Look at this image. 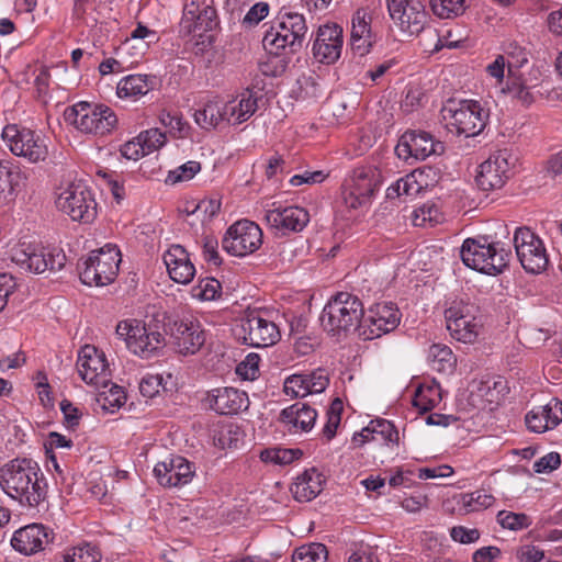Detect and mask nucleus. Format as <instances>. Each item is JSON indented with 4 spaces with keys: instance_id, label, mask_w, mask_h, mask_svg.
<instances>
[{
    "instance_id": "nucleus-27",
    "label": "nucleus",
    "mask_w": 562,
    "mask_h": 562,
    "mask_svg": "<svg viewBox=\"0 0 562 562\" xmlns=\"http://www.w3.org/2000/svg\"><path fill=\"white\" fill-rule=\"evenodd\" d=\"M265 220L271 228L286 234L303 231L310 222V215L303 207L286 206L268 210Z\"/></svg>"
},
{
    "instance_id": "nucleus-14",
    "label": "nucleus",
    "mask_w": 562,
    "mask_h": 562,
    "mask_svg": "<svg viewBox=\"0 0 562 562\" xmlns=\"http://www.w3.org/2000/svg\"><path fill=\"white\" fill-rule=\"evenodd\" d=\"M57 209L72 221L90 223L97 215V203L87 186L72 183L56 199Z\"/></svg>"
},
{
    "instance_id": "nucleus-6",
    "label": "nucleus",
    "mask_w": 562,
    "mask_h": 562,
    "mask_svg": "<svg viewBox=\"0 0 562 562\" xmlns=\"http://www.w3.org/2000/svg\"><path fill=\"white\" fill-rule=\"evenodd\" d=\"M65 121L77 130L94 135H105L116 126L117 117L114 111L104 104L78 102L65 110Z\"/></svg>"
},
{
    "instance_id": "nucleus-19",
    "label": "nucleus",
    "mask_w": 562,
    "mask_h": 562,
    "mask_svg": "<svg viewBox=\"0 0 562 562\" xmlns=\"http://www.w3.org/2000/svg\"><path fill=\"white\" fill-rule=\"evenodd\" d=\"M262 244V231L255 222L241 220L233 224L222 239V247L233 256L243 257Z\"/></svg>"
},
{
    "instance_id": "nucleus-25",
    "label": "nucleus",
    "mask_w": 562,
    "mask_h": 562,
    "mask_svg": "<svg viewBox=\"0 0 562 562\" xmlns=\"http://www.w3.org/2000/svg\"><path fill=\"white\" fill-rule=\"evenodd\" d=\"M342 27L337 24H325L318 27L313 43V55L323 64L335 63L341 54Z\"/></svg>"
},
{
    "instance_id": "nucleus-28",
    "label": "nucleus",
    "mask_w": 562,
    "mask_h": 562,
    "mask_svg": "<svg viewBox=\"0 0 562 562\" xmlns=\"http://www.w3.org/2000/svg\"><path fill=\"white\" fill-rule=\"evenodd\" d=\"M53 540V533L41 524H31L13 533L12 547L25 555L34 554L44 549Z\"/></svg>"
},
{
    "instance_id": "nucleus-36",
    "label": "nucleus",
    "mask_w": 562,
    "mask_h": 562,
    "mask_svg": "<svg viewBox=\"0 0 562 562\" xmlns=\"http://www.w3.org/2000/svg\"><path fill=\"white\" fill-rule=\"evenodd\" d=\"M502 92L508 93L512 98L519 100L526 105L531 104L535 100L530 88L527 87L521 77L517 75L509 61L507 65V81L506 86L502 87Z\"/></svg>"
},
{
    "instance_id": "nucleus-3",
    "label": "nucleus",
    "mask_w": 562,
    "mask_h": 562,
    "mask_svg": "<svg viewBox=\"0 0 562 562\" xmlns=\"http://www.w3.org/2000/svg\"><path fill=\"white\" fill-rule=\"evenodd\" d=\"M510 254V250L487 235L467 238L460 249L467 267L488 276L502 273L508 266Z\"/></svg>"
},
{
    "instance_id": "nucleus-45",
    "label": "nucleus",
    "mask_w": 562,
    "mask_h": 562,
    "mask_svg": "<svg viewBox=\"0 0 562 562\" xmlns=\"http://www.w3.org/2000/svg\"><path fill=\"white\" fill-rule=\"evenodd\" d=\"M497 521L503 528L515 531L526 529L532 524V520L528 515L506 510L498 512Z\"/></svg>"
},
{
    "instance_id": "nucleus-56",
    "label": "nucleus",
    "mask_w": 562,
    "mask_h": 562,
    "mask_svg": "<svg viewBox=\"0 0 562 562\" xmlns=\"http://www.w3.org/2000/svg\"><path fill=\"white\" fill-rule=\"evenodd\" d=\"M372 35L370 23L367 20V14L362 10H358L352 18V26L350 37L353 36H367Z\"/></svg>"
},
{
    "instance_id": "nucleus-35",
    "label": "nucleus",
    "mask_w": 562,
    "mask_h": 562,
    "mask_svg": "<svg viewBox=\"0 0 562 562\" xmlns=\"http://www.w3.org/2000/svg\"><path fill=\"white\" fill-rule=\"evenodd\" d=\"M154 89V78L147 75H130L120 80L116 88L119 98L137 99Z\"/></svg>"
},
{
    "instance_id": "nucleus-20",
    "label": "nucleus",
    "mask_w": 562,
    "mask_h": 562,
    "mask_svg": "<svg viewBox=\"0 0 562 562\" xmlns=\"http://www.w3.org/2000/svg\"><path fill=\"white\" fill-rule=\"evenodd\" d=\"M398 158L408 161L409 159L425 160L430 155L445 153V145L436 140L434 136L425 131H406L398 139L395 147Z\"/></svg>"
},
{
    "instance_id": "nucleus-29",
    "label": "nucleus",
    "mask_w": 562,
    "mask_h": 562,
    "mask_svg": "<svg viewBox=\"0 0 562 562\" xmlns=\"http://www.w3.org/2000/svg\"><path fill=\"white\" fill-rule=\"evenodd\" d=\"M164 262L171 280L177 283L188 284L195 276L194 265L191 262L189 254L180 245H172L164 254Z\"/></svg>"
},
{
    "instance_id": "nucleus-46",
    "label": "nucleus",
    "mask_w": 562,
    "mask_h": 562,
    "mask_svg": "<svg viewBox=\"0 0 562 562\" xmlns=\"http://www.w3.org/2000/svg\"><path fill=\"white\" fill-rule=\"evenodd\" d=\"M344 409L342 401L338 397H336L328 411H327V422L323 428V435L327 438V440H330L335 437L337 428L340 424L341 419V413Z\"/></svg>"
},
{
    "instance_id": "nucleus-59",
    "label": "nucleus",
    "mask_w": 562,
    "mask_h": 562,
    "mask_svg": "<svg viewBox=\"0 0 562 562\" xmlns=\"http://www.w3.org/2000/svg\"><path fill=\"white\" fill-rule=\"evenodd\" d=\"M348 562H379V559L369 544L360 543L355 544Z\"/></svg>"
},
{
    "instance_id": "nucleus-49",
    "label": "nucleus",
    "mask_w": 562,
    "mask_h": 562,
    "mask_svg": "<svg viewBox=\"0 0 562 562\" xmlns=\"http://www.w3.org/2000/svg\"><path fill=\"white\" fill-rule=\"evenodd\" d=\"M142 147H144V154L149 155L155 150H158L166 143V135L158 128H150L142 132L137 136Z\"/></svg>"
},
{
    "instance_id": "nucleus-60",
    "label": "nucleus",
    "mask_w": 562,
    "mask_h": 562,
    "mask_svg": "<svg viewBox=\"0 0 562 562\" xmlns=\"http://www.w3.org/2000/svg\"><path fill=\"white\" fill-rule=\"evenodd\" d=\"M161 379L158 375L144 376L139 383V392L144 397L151 398L159 393Z\"/></svg>"
},
{
    "instance_id": "nucleus-39",
    "label": "nucleus",
    "mask_w": 562,
    "mask_h": 562,
    "mask_svg": "<svg viewBox=\"0 0 562 562\" xmlns=\"http://www.w3.org/2000/svg\"><path fill=\"white\" fill-rule=\"evenodd\" d=\"M441 401V389L437 383L422 384L417 387L413 405L420 411L426 413L431 411Z\"/></svg>"
},
{
    "instance_id": "nucleus-11",
    "label": "nucleus",
    "mask_w": 562,
    "mask_h": 562,
    "mask_svg": "<svg viewBox=\"0 0 562 562\" xmlns=\"http://www.w3.org/2000/svg\"><path fill=\"white\" fill-rule=\"evenodd\" d=\"M235 334L243 344L254 348H265L280 340V330L274 322L263 316L260 311H247L240 318Z\"/></svg>"
},
{
    "instance_id": "nucleus-8",
    "label": "nucleus",
    "mask_w": 562,
    "mask_h": 562,
    "mask_svg": "<svg viewBox=\"0 0 562 562\" xmlns=\"http://www.w3.org/2000/svg\"><path fill=\"white\" fill-rule=\"evenodd\" d=\"M121 262L120 249L108 244L97 250H92L83 262L80 271V280L87 285L102 286L111 283L119 271Z\"/></svg>"
},
{
    "instance_id": "nucleus-24",
    "label": "nucleus",
    "mask_w": 562,
    "mask_h": 562,
    "mask_svg": "<svg viewBox=\"0 0 562 562\" xmlns=\"http://www.w3.org/2000/svg\"><path fill=\"white\" fill-rule=\"evenodd\" d=\"M158 483L164 487H180L191 482L194 467L186 458L176 456L158 462L154 468Z\"/></svg>"
},
{
    "instance_id": "nucleus-47",
    "label": "nucleus",
    "mask_w": 562,
    "mask_h": 562,
    "mask_svg": "<svg viewBox=\"0 0 562 562\" xmlns=\"http://www.w3.org/2000/svg\"><path fill=\"white\" fill-rule=\"evenodd\" d=\"M441 213L435 204H424L413 213V223L415 226H434L441 221Z\"/></svg>"
},
{
    "instance_id": "nucleus-32",
    "label": "nucleus",
    "mask_w": 562,
    "mask_h": 562,
    "mask_svg": "<svg viewBox=\"0 0 562 562\" xmlns=\"http://www.w3.org/2000/svg\"><path fill=\"white\" fill-rule=\"evenodd\" d=\"M396 18L395 23L408 35L419 34L427 22V13L419 1H411Z\"/></svg>"
},
{
    "instance_id": "nucleus-40",
    "label": "nucleus",
    "mask_w": 562,
    "mask_h": 562,
    "mask_svg": "<svg viewBox=\"0 0 562 562\" xmlns=\"http://www.w3.org/2000/svg\"><path fill=\"white\" fill-rule=\"evenodd\" d=\"M424 172L413 171L396 181L394 186L389 188V191L396 193V195L416 196L424 188Z\"/></svg>"
},
{
    "instance_id": "nucleus-64",
    "label": "nucleus",
    "mask_w": 562,
    "mask_h": 562,
    "mask_svg": "<svg viewBox=\"0 0 562 562\" xmlns=\"http://www.w3.org/2000/svg\"><path fill=\"white\" fill-rule=\"evenodd\" d=\"M518 557L521 562H544L546 557L543 551L533 546H525L518 551Z\"/></svg>"
},
{
    "instance_id": "nucleus-31",
    "label": "nucleus",
    "mask_w": 562,
    "mask_h": 562,
    "mask_svg": "<svg viewBox=\"0 0 562 562\" xmlns=\"http://www.w3.org/2000/svg\"><path fill=\"white\" fill-rule=\"evenodd\" d=\"M258 99L251 91L246 90L237 98L224 103V114L226 121L231 124H241L254 115L257 111Z\"/></svg>"
},
{
    "instance_id": "nucleus-12",
    "label": "nucleus",
    "mask_w": 562,
    "mask_h": 562,
    "mask_svg": "<svg viewBox=\"0 0 562 562\" xmlns=\"http://www.w3.org/2000/svg\"><path fill=\"white\" fill-rule=\"evenodd\" d=\"M2 138L13 155L30 162L43 161L48 155L45 138L27 127L9 124L2 131Z\"/></svg>"
},
{
    "instance_id": "nucleus-26",
    "label": "nucleus",
    "mask_w": 562,
    "mask_h": 562,
    "mask_svg": "<svg viewBox=\"0 0 562 562\" xmlns=\"http://www.w3.org/2000/svg\"><path fill=\"white\" fill-rule=\"evenodd\" d=\"M329 384L325 369L318 368L311 373L292 374L284 382V393L293 397L322 393Z\"/></svg>"
},
{
    "instance_id": "nucleus-23",
    "label": "nucleus",
    "mask_w": 562,
    "mask_h": 562,
    "mask_svg": "<svg viewBox=\"0 0 562 562\" xmlns=\"http://www.w3.org/2000/svg\"><path fill=\"white\" fill-rule=\"evenodd\" d=\"M202 402L206 407L221 415L238 414L249 405L246 392L229 386L207 391Z\"/></svg>"
},
{
    "instance_id": "nucleus-54",
    "label": "nucleus",
    "mask_w": 562,
    "mask_h": 562,
    "mask_svg": "<svg viewBox=\"0 0 562 562\" xmlns=\"http://www.w3.org/2000/svg\"><path fill=\"white\" fill-rule=\"evenodd\" d=\"M561 464V457L558 452H550L533 463L536 473H550Z\"/></svg>"
},
{
    "instance_id": "nucleus-63",
    "label": "nucleus",
    "mask_w": 562,
    "mask_h": 562,
    "mask_svg": "<svg viewBox=\"0 0 562 562\" xmlns=\"http://www.w3.org/2000/svg\"><path fill=\"white\" fill-rule=\"evenodd\" d=\"M221 209V201L217 199H205L200 201L189 213L202 212L210 220L213 218Z\"/></svg>"
},
{
    "instance_id": "nucleus-13",
    "label": "nucleus",
    "mask_w": 562,
    "mask_h": 562,
    "mask_svg": "<svg viewBox=\"0 0 562 562\" xmlns=\"http://www.w3.org/2000/svg\"><path fill=\"white\" fill-rule=\"evenodd\" d=\"M218 25L216 10L205 3L192 0L183 9L180 21V33L184 36L194 35L202 44L213 42V32Z\"/></svg>"
},
{
    "instance_id": "nucleus-1",
    "label": "nucleus",
    "mask_w": 562,
    "mask_h": 562,
    "mask_svg": "<svg viewBox=\"0 0 562 562\" xmlns=\"http://www.w3.org/2000/svg\"><path fill=\"white\" fill-rule=\"evenodd\" d=\"M0 486L22 505L36 507L47 496V483L38 464L31 459H14L0 468Z\"/></svg>"
},
{
    "instance_id": "nucleus-48",
    "label": "nucleus",
    "mask_w": 562,
    "mask_h": 562,
    "mask_svg": "<svg viewBox=\"0 0 562 562\" xmlns=\"http://www.w3.org/2000/svg\"><path fill=\"white\" fill-rule=\"evenodd\" d=\"M201 170V164L195 160L187 161L175 170H170L166 178V183L176 184L178 182L191 180Z\"/></svg>"
},
{
    "instance_id": "nucleus-61",
    "label": "nucleus",
    "mask_w": 562,
    "mask_h": 562,
    "mask_svg": "<svg viewBox=\"0 0 562 562\" xmlns=\"http://www.w3.org/2000/svg\"><path fill=\"white\" fill-rule=\"evenodd\" d=\"M148 35H155V32L149 30L147 26L143 25L142 23H138L137 27L131 33V36L128 38H126V41L122 44V46L116 50V55L124 57V54L127 53V50L131 47L132 40H144Z\"/></svg>"
},
{
    "instance_id": "nucleus-57",
    "label": "nucleus",
    "mask_w": 562,
    "mask_h": 562,
    "mask_svg": "<svg viewBox=\"0 0 562 562\" xmlns=\"http://www.w3.org/2000/svg\"><path fill=\"white\" fill-rule=\"evenodd\" d=\"M218 243L217 239L213 236H205L203 238V258L209 263L214 266H220L222 263V259L217 251Z\"/></svg>"
},
{
    "instance_id": "nucleus-18",
    "label": "nucleus",
    "mask_w": 562,
    "mask_h": 562,
    "mask_svg": "<svg viewBox=\"0 0 562 562\" xmlns=\"http://www.w3.org/2000/svg\"><path fill=\"white\" fill-rule=\"evenodd\" d=\"M167 333L176 351L183 356L196 353L205 344V331L192 316L170 319Z\"/></svg>"
},
{
    "instance_id": "nucleus-38",
    "label": "nucleus",
    "mask_w": 562,
    "mask_h": 562,
    "mask_svg": "<svg viewBox=\"0 0 562 562\" xmlns=\"http://www.w3.org/2000/svg\"><path fill=\"white\" fill-rule=\"evenodd\" d=\"M456 357L452 350L441 344H434L428 350V362L432 370L442 373H450L456 366Z\"/></svg>"
},
{
    "instance_id": "nucleus-17",
    "label": "nucleus",
    "mask_w": 562,
    "mask_h": 562,
    "mask_svg": "<svg viewBox=\"0 0 562 562\" xmlns=\"http://www.w3.org/2000/svg\"><path fill=\"white\" fill-rule=\"evenodd\" d=\"M474 305L453 302L445 311L447 329L452 338L464 344H473L482 327L481 321L475 315Z\"/></svg>"
},
{
    "instance_id": "nucleus-22",
    "label": "nucleus",
    "mask_w": 562,
    "mask_h": 562,
    "mask_svg": "<svg viewBox=\"0 0 562 562\" xmlns=\"http://www.w3.org/2000/svg\"><path fill=\"white\" fill-rule=\"evenodd\" d=\"M77 370L81 379L97 387L106 386L110 378L108 362L103 352L86 345L78 353Z\"/></svg>"
},
{
    "instance_id": "nucleus-7",
    "label": "nucleus",
    "mask_w": 562,
    "mask_h": 562,
    "mask_svg": "<svg viewBox=\"0 0 562 562\" xmlns=\"http://www.w3.org/2000/svg\"><path fill=\"white\" fill-rule=\"evenodd\" d=\"M11 259L21 269L37 274L46 270L58 271L66 265L63 250L25 241L12 248Z\"/></svg>"
},
{
    "instance_id": "nucleus-10",
    "label": "nucleus",
    "mask_w": 562,
    "mask_h": 562,
    "mask_svg": "<svg viewBox=\"0 0 562 562\" xmlns=\"http://www.w3.org/2000/svg\"><path fill=\"white\" fill-rule=\"evenodd\" d=\"M382 183L381 171L373 166H361L352 170L346 180L342 200L347 207L357 210L370 203Z\"/></svg>"
},
{
    "instance_id": "nucleus-51",
    "label": "nucleus",
    "mask_w": 562,
    "mask_h": 562,
    "mask_svg": "<svg viewBox=\"0 0 562 562\" xmlns=\"http://www.w3.org/2000/svg\"><path fill=\"white\" fill-rule=\"evenodd\" d=\"M220 291L221 283L217 280L213 278L203 279L193 288V296L204 301H211L220 294Z\"/></svg>"
},
{
    "instance_id": "nucleus-34",
    "label": "nucleus",
    "mask_w": 562,
    "mask_h": 562,
    "mask_svg": "<svg viewBox=\"0 0 562 562\" xmlns=\"http://www.w3.org/2000/svg\"><path fill=\"white\" fill-rule=\"evenodd\" d=\"M24 179L20 168L11 160H0V203L13 200L16 189Z\"/></svg>"
},
{
    "instance_id": "nucleus-37",
    "label": "nucleus",
    "mask_w": 562,
    "mask_h": 562,
    "mask_svg": "<svg viewBox=\"0 0 562 562\" xmlns=\"http://www.w3.org/2000/svg\"><path fill=\"white\" fill-rule=\"evenodd\" d=\"M224 103L220 101H207L202 109L194 112L195 123L204 128H215L222 121H226Z\"/></svg>"
},
{
    "instance_id": "nucleus-16",
    "label": "nucleus",
    "mask_w": 562,
    "mask_h": 562,
    "mask_svg": "<svg viewBox=\"0 0 562 562\" xmlns=\"http://www.w3.org/2000/svg\"><path fill=\"white\" fill-rule=\"evenodd\" d=\"M514 246L521 267L528 273H541L549 263L543 241L528 227H518L514 234Z\"/></svg>"
},
{
    "instance_id": "nucleus-52",
    "label": "nucleus",
    "mask_w": 562,
    "mask_h": 562,
    "mask_svg": "<svg viewBox=\"0 0 562 562\" xmlns=\"http://www.w3.org/2000/svg\"><path fill=\"white\" fill-rule=\"evenodd\" d=\"M541 414H543L550 429L555 428L562 422V401L552 398L547 405L541 406Z\"/></svg>"
},
{
    "instance_id": "nucleus-5",
    "label": "nucleus",
    "mask_w": 562,
    "mask_h": 562,
    "mask_svg": "<svg viewBox=\"0 0 562 562\" xmlns=\"http://www.w3.org/2000/svg\"><path fill=\"white\" fill-rule=\"evenodd\" d=\"M441 116L457 134L473 137L485 128L488 112L477 101L449 99L441 109Z\"/></svg>"
},
{
    "instance_id": "nucleus-44",
    "label": "nucleus",
    "mask_w": 562,
    "mask_h": 562,
    "mask_svg": "<svg viewBox=\"0 0 562 562\" xmlns=\"http://www.w3.org/2000/svg\"><path fill=\"white\" fill-rule=\"evenodd\" d=\"M303 452L300 449L273 448L261 452V460L274 464H289L297 460Z\"/></svg>"
},
{
    "instance_id": "nucleus-2",
    "label": "nucleus",
    "mask_w": 562,
    "mask_h": 562,
    "mask_svg": "<svg viewBox=\"0 0 562 562\" xmlns=\"http://www.w3.org/2000/svg\"><path fill=\"white\" fill-rule=\"evenodd\" d=\"M307 32L304 15L283 7L276 18V23L266 30L262 45L270 54H296L304 47Z\"/></svg>"
},
{
    "instance_id": "nucleus-4",
    "label": "nucleus",
    "mask_w": 562,
    "mask_h": 562,
    "mask_svg": "<svg viewBox=\"0 0 562 562\" xmlns=\"http://www.w3.org/2000/svg\"><path fill=\"white\" fill-rule=\"evenodd\" d=\"M363 313V304L357 295L339 292L323 308L321 323L326 330L334 335L347 334L351 330L359 331Z\"/></svg>"
},
{
    "instance_id": "nucleus-62",
    "label": "nucleus",
    "mask_w": 562,
    "mask_h": 562,
    "mask_svg": "<svg viewBox=\"0 0 562 562\" xmlns=\"http://www.w3.org/2000/svg\"><path fill=\"white\" fill-rule=\"evenodd\" d=\"M103 406L109 404L111 408H120L126 402V395L124 390L119 385H112L109 391V395L103 396Z\"/></svg>"
},
{
    "instance_id": "nucleus-41",
    "label": "nucleus",
    "mask_w": 562,
    "mask_h": 562,
    "mask_svg": "<svg viewBox=\"0 0 562 562\" xmlns=\"http://www.w3.org/2000/svg\"><path fill=\"white\" fill-rule=\"evenodd\" d=\"M293 562H326L327 549L323 543H310L296 549L292 555Z\"/></svg>"
},
{
    "instance_id": "nucleus-43",
    "label": "nucleus",
    "mask_w": 562,
    "mask_h": 562,
    "mask_svg": "<svg viewBox=\"0 0 562 562\" xmlns=\"http://www.w3.org/2000/svg\"><path fill=\"white\" fill-rule=\"evenodd\" d=\"M465 0H430V8L440 19H450L463 13Z\"/></svg>"
},
{
    "instance_id": "nucleus-33",
    "label": "nucleus",
    "mask_w": 562,
    "mask_h": 562,
    "mask_svg": "<svg viewBox=\"0 0 562 562\" xmlns=\"http://www.w3.org/2000/svg\"><path fill=\"white\" fill-rule=\"evenodd\" d=\"M322 474L315 469L306 470L296 477L291 492L296 501L310 502L322 492Z\"/></svg>"
},
{
    "instance_id": "nucleus-55",
    "label": "nucleus",
    "mask_w": 562,
    "mask_h": 562,
    "mask_svg": "<svg viewBox=\"0 0 562 562\" xmlns=\"http://www.w3.org/2000/svg\"><path fill=\"white\" fill-rule=\"evenodd\" d=\"M451 538L460 543H473L480 539V531L476 528H465L463 526H454L450 530Z\"/></svg>"
},
{
    "instance_id": "nucleus-53",
    "label": "nucleus",
    "mask_w": 562,
    "mask_h": 562,
    "mask_svg": "<svg viewBox=\"0 0 562 562\" xmlns=\"http://www.w3.org/2000/svg\"><path fill=\"white\" fill-rule=\"evenodd\" d=\"M526 425L529 430L541 434L550 429L543 414H541V406L537 409L530 411L525 417Z\"/></svg>"
},
{
    "instance_id": "nucleus-30",
    "label": "nucleus",
    "mask_w": 562,
    "mask_h": 562,
    "mask_svg": "<svg viewBox=\"0 0 562 562\" xmlns=\"http://www.w3.org/2000/svg\"><path fill=\"white\" fill-rule=\"evenodd\" d=\"M317 413L308 404L296 402L280 413V420L288 426L292 432L310 431L316 422Z\"/></svg>"
},
{
    "instance_id": "nucleus-15",
    "label": "nucleus",
    "mask_w": 562,
    "mask_h": 562,
    "mask_svg": "<svg viewBox=\"0 0 562 562\" xmlns=\"http://www.w3.org/2000/svg\"><path fill=\"white\" fill-rule=\"evenodd\" d=\"M516 162L517 157L512 149L503 148L495 150L480 165V170L475 178L477 186L483 191L503 188L510 178L512 169Z\"/></svg>"
},
{
    "instance_id": "nucleus-58",
    "label": "nucleus",
    "mask_w": 562,
    "mask_h": 562,
    "mask_svg": "<svg viewBox=\"0 0 562 562\" xmlns=\"http://www.w3.org/2000/svg\"><path fill=\"white\" fill-rule=\"evenodd\" d=\"M269 13V4L266 2H258L254 4L246 15L244 16L243 23L246 25H256L262 21Z\"/></svg>"
},
{
    "instance_id": "nucleus-42",
    "label": "nucleus",
    "mask_w": 562,
    "mask_h": 562,
    "mask_svg": "<svg viewBox=\"0 0 562 562\" xmlns=\"http://www.w3.org/2000/svg\"><path fill=\"white\" fill-rule=\"evenodd\" d=\"M495 498L484 491H474L461 496V505L467 513L479 512L491 507Z\"/></svg>"
},
{
    "instance_id": "nucleus-21",
    "label": "nucleus",
    "mask_w": 562,
    "mask_h": 562,
    "mask_svg": "<svg viewBox=\"0 0 562 562\" xmlns=\"http://www.w3.org/2000/svg\"><path fill=\"white\" fill-rule=\"evenodd\" d=\"M401 319L398 308L393 303H378L371 307L359 326V336L372 340L394 330Z\"/></svg>"
},
{
    "instance_id": "nucleus-50",
    "label": "nucleus",
    "mask_w": 562,
    "mask_h": 562,
    "mask_svg": "<svg viewBox=\"0 0 562 562\" xmlns=\"http://www.w3.org/2000/svg\"><path fill=\"white\" fill-rule=\"evenodd\" d=\"M371 424L376 440L380 438L383 442H398V431L393 423L386 419H375L371 420Z\"/></svg>"
},
{
    "instance_id": "nucleus-9",
    "label": "nucleus",
    "mask_w": 562,
    "mask_h": 562,
    "mask_svg": "<svg viewBox=\"0 0 562 562\" xmlns=\"http://www.w3.org/2000/svg\"><path fill=\"white\" fill-rule=\"evenodd\" d=\"M115 333L133 353L142 358L151 357L165 346V336L161 333L137 319L121 321Z\"/></svg>"
}]
</instances>
